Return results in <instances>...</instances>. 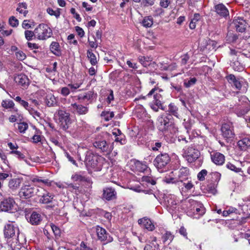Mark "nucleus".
I'll return each mask as SVG.
<instances>
[{
	"label": "nucleus",
	"instance_id": "nucleus-1",
	"mask_svg": "<svg viewBox=\"0 0 250 250\" xmlns=\"http://www.w3.org/2000/svg\"><path fill=\"white\" fill-rule=\"evenodd\" d=\"M104 161L103 157L89 151L86 153L84 162L88 170L98 171L102 169Z\"/></svg>",
	"mask_w": 250,
	"mask_h": 250
},
{
	"label": "nucleus",
	"instance_id": "nucleus-2",
	"mask_svg": "<svg viewBox=\"0 0 250 250\" xmlns=\"http://www.w3.org/2000/svg\"><path fill=\"white\" fill-rule=\"evenodd\" d=\"M157 127L162 132H166L173 128V122L170 115L165 114L158 118Z\"/></svg>",
	"mask_w": 250,
	"mask_h": 250
},
{
	"label": "nucleus",
	"instance_id": "nucleus-3",
	"mask_svg": "<svg viewBox=\"0 0 250 250\" xmlns=\"http://www.w3.org/2000/svg\"><path fill=\"white\" fill-rule=\"evenodd\" d=\"M35 34L38 39L44 40L51 36L52 32L47 24L42 23L35 28Z\"/></svg>",
	"mask_w": 250,
	"mask_h": 250
},
{
	"label": "nucleus",
	"instance_id": "nucleus-4",
	"mask_svg": "<svg viewBox=\"0 0 250 250\" xmlns=\"http://www.w3.org/2000/svg\"><path fill=\"white\" fill-rule=\"evenodd\" d=\"M182 155L188 162L192 163L199 158L200 152L194 146H190L183 148Z\"/></svg>",
	"mask_w": 250,
	"mask_h": 250
},
{
	"label": "nucleus",
	"instance_id": "nucleus-5",
	"mask_svg": "<svg viewBox=\"0 0 250 250\" xmlns=\"http://www.w3.org/2000/svg\"><path fill=\"white\" fill-rule=\"evenodd\" d=\"M93 146L102 152L107 153L111 152L113 149V146L107 143L103 138L102 135H98L95 138V141L93 143Z\"/></svg>",
	"mask_w": 250,
	"mask_h": 250
},
{
	"label": "nucleus",
	"instance_id": "nucleus-6",
	"mask_svg": "<svg viewBox=\"0 0 250 250\" xmlns=\"http://www.w3.org/2000/svg\"><path fill=\"white\" fill-rule=\"evenodd\" d=\"M170 158L167 153H161L157 155L153 161L154 166L159 171H162V169L165 168L170 162Z\"/></svg>",
	"mask_w": 250,
	"mask_h": 250
},
{
	"label": "nucleus",
	"instance_id": "nucleus-7",
	"mask_svg": "<svg viewBox=\"0 0 250 250\" xmlns=\"http://www.w3.org/2000/svg\"><path fill=\"white\" fill-rule=\"evenodd\" d=\"M17 205L13 198L4 199L0 203V211L13 212L17 210Z\"/></svg>",
	"mask_w": 250,
	"mask_h": 250
},
{
	"label": "nucleus",
	"instance_id": "nucleus-8",
	"mask_svg": "<svg viewBox=\"0 0 250 250\" xmlns=\"http://www.w3.org/2000/svg\"><path fill=\"white\" fill-rule=\"evenodd\" d=\"M56 114V116L58 117L61 127L66 130L68 128V125L70 123L69 114L64 110H58Z\"/></svg>",
	"mask_w": 250,
	"mask_h": 250
},
{
	"label": "nucleus",
	"instance_id": "nucleus-9",
	"mask_svg": "<svg viewBox=\"0 0 250 250\" xmlns=\"http://www.w3.org/2000/svg\"><path fill=\"white\" fill-rule=\"evenodd\" d=\"M39 189L29 185H25L21 188L19 194L21 198L28 199L36 193Z\"/></svg>",
	"mask_w": 250,
	"mask_h": 250
},
{
	"label": "nucleus",
	"instance_id": "nucleus-10",
	"mask_svg": "<svg viewBox=\"0 0 250 250\" xmlns=\"http://www.w3.org/2000/svg\"><path fill=\"white\" fill-rule=\"evenodd\" d=\"M36 194L40 197V203L44 204L52 203L54 197L53 194L48 192L43 188H39L36 192Z\"/></svg>",
	"mask_w": 250,
	"mask_h": 250
},
{
	"label": "nucleus",
	"instance_id": "nucleus-11",
	"mask_svg": "<svg viewBox=\"0 0 250 250\" xmlns=\"http://www.w3.org/2000/svg\"><path fill=\"white\" fill-rule=\"evenodd\" d=\"M175 172L178 186H180L182 182L190 179L189 170L187 167H182L178 170H175Z\"/></svg>",
	"mask_w": 250,
	"mask_h": 250
},
{
	"label": "nucleus",
	"instance_id": "nucleus-12",
	"mask_svg": "<svg viewBox=\"0 0 250 250\" xmlns=\"http://www.w3.org/2000/svg\"><path fill=\"white\" fill-rule=\"evenodd\" d=\"M19 234V229L15 226L13 224H7L5 226L4 229V234L5 238H16L18 237Z\"/></svg>",
	"mask_w": 250,
	"mask_h": 250
},
{
	"label": "nucleus",
	"instance_id": "nucleus-13",
	"mask_svg": "<svg viewBox=\"0 0 250 250\" xmlns=\"http://www.w3.org/2000/svg\"><path fill=\"white\" fill-rule=\"evenodd\" d=\"M95 230L98 239L102 241H104L105 244L111 242L113 241V238L104 228L97 226L95 228Z\"/></svg>",
	"mask_w": 250,
	"mask_h": 250
},
{
	"label": "nucleus",
	"instance_id": "nucleus-14",
	"mask_svg": "<svg viewBox=\"0 0 250 250\" xmlns=\"http://www.w3.org/2000/svg\"><path fill=\"white\" fill-rule=\"evenodd\" d=\"M232 24L237 31L241 33L245 32L248 24L244 18L241 17H235Z\"/></svg>",
	"mask_w": 250,
	"mask_h": 250
},
{
	"label": "nucleus",
	"instance_id": "nucleus-15",
	"mask_svg": "<svg viewBox=\"0 0 250 250\" xmlns=\"http://www.w3.org/2000/svg\"><path fill=\"white\" fill-rule=\"evenodd\" d=\"M131 165V169L134 172H145L148 173L150 172V169L147 165L139 161H134Z\"/></svg>",
	"mask_w": 250,
	"mask_h": 250
},
{
	"label": "nucleus",
	"instance_id": "nucleus-16",
	"mask_svg": "<svg viewBox=\"0 0 250 250\" xmlns=\"http://www.w3.org/2000/svg\"><path fill=\"white\" fill-rule=\"evenodd\" d=\"M211 161L217 166H222L225 161V156L217 151H212L210 154Z\"/></svg>",
	"mask_w": 250,
	"mask_h": 250
},
{
	"label": "nucleus",
	"instance_id": "nucleus-17",
	"mask_svg": "<svg viewBox=\"0 0 250 250\" xmlns=\"http://www.w3.org/2000/svg\"><path fill=\"white\" fill-rule=\"evenodd\" d=\"M222 134L227 139H230L234 137V133L233 126L230 124H224L221 127Z\"/></svg>",
	"mask_w": 250,
	"mask_h": 250
},
{
	"label": "nucleus",
	"instance_id": "nucleus-18",
	"mask_svg": "<svg viewBox=\"0 0 250 250\" xmlns=\"http://www.w3.org/2000/svg\"><path fill=\"white\" fill-rule=\"evenodd\" d=\"M214 11L220 17L227 19L229 17V13L228 9L223 3H219L214 7Z\"/></svg>",
	"mask_w": 250,
	"mask_h": 250
},
{
	"label": "nucleus",
	"instance_id": "nucleus-19",
	"mask_svg": "<svg viewBox=\"0 0 250 250\" xmlns=\"http://www.w3.org/2000/svg\"><path fill=\"white\" fill-rule=\"evenodd\" d=\"M166 202L167 209L172 215L177 212L179 209V208L177 205V202L174 197H172L171 196L169 199H167Z\"/></svg>",
	"mask_w": 250,
	"mask_h": 250
},
{
	"label": "nucleus",
	"instance_id": "nucleus-20",
	"mask_svg": "<svg viewBox=\"0 0 250 250\" xmlns=\"http://www.w3.org/2000/svg\"><path fill=\"white\" fill-rule=\"evenodd\" d=\"M71 107L73 112L78 115H85L89 110L88 106L76 103L72 104Z\"/></svg>",
	"mask_w": 250,
	"mask_h": 250
},
{
	"label": "nucleus",
	"instance_id": "nucleus-21",
	"mask_svg": "<svg viewBox=\"0 0 250 250\" xmlns=\"http://www.w3.org/2000/svg\"><path fill=\"white\" fill-rule=\"evenodd\" d=\"M138 222L142 227L149 231H153L155 229V226L151 220L146 217L139 219Z\"/></svg>",
	"mask_w": 250,
	"mask_h": 250
},
{
	"label": "nucleus",
	"instance_id": "nucleus-22",
	"mask_svg": "<svg viewBox=\"0 0 250 250\" xmlns=\"http://www.w3.org/2000/svg\"><path fill=\"white\" fill-rule=\"evenodd\" d=\"M71 179L75 182H86L88 184H91V179L84 175V172L80 171L73 174Z\"/></svg>",
	"mask_w": 250,
	"mask_h": 250
},
{
	"label": "nucleus",
	"instance_id": "nucleus-23",
	"mask_svg": "<svg viewBox=\"0 0 250 250\" xmlns=\"http://www.w3.org/2000/svg\"><path fill=\"white\" fill-rule=\"evenodd\" d=\"M192 204L196 206H194L193 208V213L194 215H198V216H195V218H199L200 216L203 215L205 213V208L203 205L195 201H193Z\"/></svg>",
	"mask_w": 250,
	"mask_h": 250
},
{
	"label": "nucleus",
	"instance_id": "nucleus-24",
	"mask_svg": "<svg viewBox=\"0 0 250 250\" xmlns=\"http://www.w3.org/2000/svg\"><path fill=\"white\" fill-rule=\"evenodd\" d=\"M22 182V178L17 177L11 179L8 182V187L11 190L16 191L19 188Z\"/></svg>",
	"mask_w": 250,
	"mask_h": 250
},
{
	"label": "nucleus",
	"instance_id": "nucleus-25",
	"mask_svg": "<svg viewBox=\"0 0 250 250\" xmlns=\"http://www.w3.org/2000/svg\"><path fill=\"white\" fill-rule=\"evenodd\" d=\"M103 196L104 199L110 201L116 198V192L113 188H106L103 190Z\"/></svg>",
	"mask_w": 250,
	"mask_h": 250
},
{
	"label": "nucleus",
	"instance_id": "nucleus-26",
	"mask_svg": "<svg viewBox=\"0 0 250 250\" xmlns=\"http://www.w3.org/2000/svg\"><path fill=\"white\" fill-rule=\"evenodd\" d=\"M26 216L28 221L33 225H39L42 220L41 215L35 211L33 212L30 216L28 217V215Z\"/></svg>",
	"mask_w": 250,
	"mask_h": 250
},
{
	"label": "nucleus",
	"instance_id": "nucleus-27",
	"mask_svg": "<svg viewBox=\"0 0 250 250\" xmlns=\"http://www.w3.org/2000/svg\"><path fill=\"white\" fill-rule=\"evenodd\" d=\"M134 113L139 119L144 121L146 119L147 113L146 110L142 105L139 104L136 106Z\"/></svg>",
	"mask_w": 250,
	"mask_h": 250
},
{
	"label": "nucleus",
	"instance_id": "nucleus-28",
	"mask_svg": "<svg viewBox=\"0 0 250 250\" xmlns=\"http://www.w3.org/2000/svg\"><path fill=\"white\" fill-rule=\"evenodd\" d=\"M163 181L167 184H172L178 185L175 170L167 173L163 179Z\"/></svg>",
	"mask_w": 250,
	"mask_h": 250
},
{
	"label": "nucleus",
	"instance_id": "nucleus-29",
	"mask_svg": "<svg viewBox=\"0 0 250 250\" xmlns=\"http://www.w3.org/2000/svg\"><path fill=\"white\" fill-rule=\"evenodd\" d=\"M14 81L16 83L24 87L29 84V80L27 77L23 74H20L16 76L14 78Z\"/></svg>",
	"mask_w": 250,
	"mask_h": 250
},
{
	"label": "nucleus",
	"instance_id": "nucleus-30",
	"mask_svg": "<svg viewBox=\"0 0 250 250\" xmlns=\"http://www.w3.org/2000/svg\"><path fill=\"white\" fill-rule=\"evenodd\" d=\"M227 79L230 83L233 84L237 89H241L243 82L239 79H236L234 75L230 74L227 77Z\"/></svg>",
	"mask_w": 250,
	"mask_h": 250
},
{
	"label": "nucleus",
	"instance_id": "nucleus-31",
	"mask_svg": "<svg viewBox=\"0 0 250 250\" xmlns=\"http://www.w3.org/2000/svg\"><path fill=\"white\" fill-rule=\"evenodd\" d=\"M96 94L93 91H89L83 94H80L78 96V99L80 101H91L96 97Z\"/></svg>",
	"mask_w": 250,
	"mask_h": 250
},
{
	"label": "nucleus",
	"instance_id": "nucleus-32",
	"mask_svg": "<svg viewBox=\"0 0 250 250\" xmlns=\"http://www.w3.org/2000/svg\"><path fill=\"white\" fill-rule=\"evenodd\" d=\"M144 250H160L156 237H153L151 241H149L145 246Z\"/></svg>",
	"mask_w": 250,
	"mask_h": 250
},
{
	"label": "nucleus",
	"instance_id": "nucleus-33",
	"mask_svg": "<svg viewBox=\"0 0 250 250\" xmlns=\"http://www.w3.org/2000/svg\"><path fill=\"white\" fill-rule=\"evenodd\" d=\"M155 91V88L152 89L150 92L147 94L146 96L149 97L150 96H151L153 95V99L154 100L153 101L154 104L158 106V107H160L162 106L161 104V99H162L161 95L160 94L156 93L154 94Z\"/></svg>",
	"mask_w": 250,
	"mask_h": 250
},
{
	"label": "nucleus",
	"instance_id": "nucleus-34",
	"mask_svg": "<svg viewBox=\"0 0 250 250\" xmlns=\"http://www.w3.org/2000/svg\"><path fill=\"white\" fill-rule=\"evenodd\" d=\"M238 146L242 150H245L250 146V136L245 137L238 142Z\"/></svg>",
	"mask_w": 250,
	"mask_h": 250
},
{
	"label": "nucleus",
	"instance_id": "nucleus-35",
	"mask_svg": "<svg viewBox=\"0 0 250 250\" xmlns=\"http://www.w3.org/2000/svg\"><path fill=\"white\" fill-rule=\"evenodd\" d=\"M45 103L49 107L54 106L57 105L58 101L53 94L48 93L45 98Z\"/></svg>",
	"mask_w": 250,
	"mask_h": 250
},
{
	"label": "nucleus",
	"instance_id": "nucleus-36",
	"mask_svg": "<svg viewBox=\"0 0 250 250\" xmlns=\"http://www.w3.org/2000/svg\"><path fill=\"white\" fill-rule=\"evenodd\" d=\"M50 49L52 53L57 56L61 55L60 44L58 42H53L50 45Z\"/></svg>",
	"mask_w": 250,
	"mask_h": 250
},
{
	"label": "nucleus",
	"instance_id": "nucleus-37",
	"mask_svg": "<svg viewBox=\"0 0 250 250\" xmlns=\"http://www.w3.org/2000/svg\"><path fill=\"white\" fill-rule=\"evenodd\" d=\"M183 186L182 189L184 191L189 192L194 188V186L191 182V178L186 182H182V183H180Z\"/></svg>",
	"mask_w": 250,
	"mask_h": 250
},
{
	"label": "nucleus",
	"instance_id": "nucleus-38",
	"mask_svg": "<svg viewBox=\"0 0 250 250\" xmlns=\"http://www.w3.org/2000/svg\"><path fill=\"white\" fill-rule=\"evenodd\" d=\"M239 214V212L237 209L235 208L229 207L227 208L223 211V216L226 217L229 215L233 216L234 214Z\"/></svg>",
	"mask_w": 250,
	"mask_h": 250
},
{
	"label": "nucleus",
	"instance_id": "nucleus-39",
	"mask_svg": "<svg viewBox=\"0 0 250 250\" xmlns=\"http://www.w3.org/2000/svg\"><path fill=\"white\" fill-rule=\"evenodd\" d=\"M27 8V4L26 2H21L18 4L16 10L20 14H23L24 17H25L28 13Z\"/></svg>",
	"mask_w": 250,
	"mask_h": 250
},
{
	"label": "nucleus",
	"instance_id": "nucleus-40",
	"mask_svg": "<svg viewBox=\"0 0 250 250\" xmlns=\"http://www.w3.org/2000/svg\"><path fill=\"white\" fill-rule=\"evenodd\" d=\"M141 24L146 28L151 27L153 24V19L151 16L145 17L141 22Z\"/></svg>",
	"mask_w": 250,
	"mask_h": 250
},
{
	"label": "nucleus",
	"instance_id": "nucleus-41",
	"mask_svg": "<svg viewBox=\"0 0 250 250\" xmlns=\"http://www.w3.org/2000/svg\"><path fill=\"white\" fill-rule=\"evenodd\" d=\"M178 108L173 103H170L168 105V111L170 114V115H173L175 117L179 118V114L178 113Z\"/></svg>",
	"mask_w": 250,
	"mask_h": 250
},
{
	"label": "nucleus",
	"instance_id": "nucleus-42",
	"mask_svg": "<svg viewBox=\"0 0 250 250\" xmlns=\"http://www.w3.org/2000/svg\"><path fill=\"white\" fill-rule=\"evenodd\" d=\"M87 57L89 60L90 63L92 65H96L98 62V60L96 57V55L92 52L91 50H87Z\"/></svg>",
	"mask_w": 250,
	"mask_h": 250
},
{
	"label": "nucleus",
	"instance_id": "nucleus-43",
	"mask_svg": "<svg viewBox=\"0 0 250 250\" xmlns=\"http://www.w3.org/2000/svg\"><path fill=\"white\" fill-rule=\"evenodd\" d=\"M193 143L199 148L203 147L206 145V139L204 136L198 135L195 140L193 141Z\"/></svg>",
	"mask_w": 250,
	"mask_h": 250
},
{
	"label": "nucleus",
	"instance_id": "nucleus-44",
	"mask_svg": "<svg viewBox=\"0 0 250 250\" xmlns=\"http://www.w3.org/2000/svg\"><path fill=\"white\" fill-rule=\"evenodd\" d=\"M174 236L169 231H166L162 236V239L163 243L169 244L173 239Z\"/></svg>",
	"mask_w": 250,
	"mask_h": 250
},
{
	"label": "nucleus",
	"instance_id": "nucleus-45",
	"mask_svg": "<svg viewBox=\"0 0 250 250\" xmlns=\"http://www.w3.org/2000/svg\"><path fill=\"white\" fill-rule=\"evenodd\" d=\"M185 127L187 129V132L188 135V140L190 142H193L194 140H195V138H197L199 134L195 130H189V126H185Z\"/></svg>",
	"mask_w": 250,
	"mask_h": 250
},
{
	"label": "nucleus",
	"instance_id": "nucleus-46",
	"mask_svg": "<svg viewBox=\"0 0 250 250\" xmlns=\"http://www.w3.org/2000/svg\"><path fill=\"white\" fill-rule=\"evenodd\" d=\"M1 105L2 107L5 109L15 108L14 106L15 105L13 101L10 100H3L1 103Z\"/></svg>",
	"mask_w": 250,
	"mask_h": 250
},
{
	"label": "nucleus",
	"instance_id": "nucleus-47",
	"mask_svg": "<svg viewBox=\"0 0 250 250\" xmlns=\"http://www.w3.org/2000/svg\"><path fill=\"white\" fill-rule=\"evenodd\" d=\"M83 83V81L81 80L76 83L72 82L70 83H69L68 84V87L71 89L72 92H74L77 89L79 88L82 85Z\"/></svg>",
	"mask_w": 250,
	"mask_h": 250
},
{
	"label": "nucleus",
	"instance_id": "nucleus-48",
	"mask_svg": "<svg viewBox=\"0 0 250 250\" xmlns=\"http://www.w3.org/2000/svg\"><path fill=\"white\" fill-rule=\"evenodd\" d=\"M142 181L143 182H146L147 183L150 184L152 185L156 184V179L152 176H143L142 177Z\"/></svg>",
	"mask_w": 250,
	"mask_h": 250
},
{
	"label": "nucleus",
	"instance_id": "nucleus-49",
	"mask_svg": "<svg viewBox=\"0 0 250 250\" xmlns=\"http://www.w3.org/2000/svg\"><path fill=\"white\" fill-rule=\"evenodd\" d=\"M14 110L16 112V114L15 115H11L8 118L9 121L11 123L16 122L21 117L22 118L21 114L18 112L17 108H14Z\"/></svg>",
	"mask_w": 250,
	"mask_h": 250
},
{
	"label": "nucleus",
	"instance_id": "nucleus-50",
	"mask_svg": "<svg viewBox=\"0 0 250 250\" xmlns=\"http://www.w3.org/2000/svg\"><path fill=\"white\" fill-rule=\"evenodd\" d=\"M15 100L18 102L21 106H22L25 109L27 110L30 106L27 102L21 99L20 96H17L15 98Z\"/></svg>",
	"mask_w": 250,
	"mask_h": 250
},
{
	"label": "nucleus",
	"instance_id": "nucleus-51",
	"mask_svg": "<svg viewBox=\"0 0 250 250\" xmlns=\"http://www.w3.org/2000/svg\"><path fill=\"white\" fill-rule=\"evenodd\" d=\"M101 116H103L105 121H109L114 116V112L112 111H103L101 113Z\"/></svg>",
	"mask_w": 250,
	"mask_h": 250
},
{
	"label": "nucleus",
	"instance_id": "nucleus-52",
	"mask_svg": "<svg viewBox=\"0 0 250 250\" xmlns=\"http://www.w3.org/2000/svg\"><path fill=\"white\" fill-rule=\"evenodd\" d=\"M9 154L14 155L16 158H17L20 160H23L25 158L24 155L23 153H22L21 151L17 150V149L13 151H10L9 152Z\"/></svg>",
	"mask_w": 250,
	"mask_h": 250
},
{
	"label": "nucleus",
	"instance_id": "nucleus-53",
	"mask_svg": "<svg viewBox=\"0 0 250 250\" xmlns=\"http://www.w3.org/2000/svg\"><path fill=\"white\" fill-rule=\"evenodd\" d=\"M46 11L49 15L50 16H54L57 19L59 18L60 16L61 13L59 9L54 10L51 8H48Z\"/></svg>",
	"mask_w": 250,
	"mask_h": 250
},
{
	"label": "nucleus",
	"instance_id": "nucleus-54",
	"mask_svg": "<svg viewBox=\"0 0 250 250\" xmlns=\"http://www.w3.org/2000/svg\"><path fill=\"white\" fill-rule=\"evenodd\" d=\"M28 128V125L25 122H21L18 124V128L19 132L21 133H25V131Z\"/></svg>",
	"mask_w": 250,
	"mask_h": 250
},
{
	"label": "nucleus",
	"instance_id": "nucleus-55",
	"mask_svg": "<svg viewBox=\"0 0 250 250\" xmlns=\"http://www.w3.org/2000/svg\"><path fill=\"white\" fill-rule=\"evenodd\" d=\"M139 61L144 67H147L148 65H149V62L151 60H150L149 58H147L144 56H140L139 57Z\"/></svg>",
	"mask_w": 250,
	"mask_h": 250
},
{
	"label": "nucleus",
	"instance_id": "nucleus-56",
	"mask_svg": "<svg viewBox=\"0 0 250 250\" xmlns=\"http://www.w3.org/2000/svg\"><path fill=\"white\" fill-rule=\"evenodd\" d=\"M197 80L195 78H191L189 80H186L184 81V84L185 86L187 88L190 87V86L193 85L195 84Z\"/></svg>",
	"mask_w": 250,
	"mask_h": 250
},
{
	"label": "nucleus",
	"instance_id": "nucleus-57",
	"mask_svg": "<svg viewBox=\"0 0 250 250\" xmlns=\"http://www.w3.org/2000/svg\"><path fill=\"white\" fill-rule=\"evenodd\" d=\"M66 188L68 190L71 192H74L76 194H77V191H79V187L77 186L76 185H74L73 184H69L67 185Z\"/></svg>",
	"mask_w": 250,
	"mask_h": 250
},
{
	"label": "nucleus",
	"instance_id": "nucleus-58",
	"mask_svg": "<svg viewBox=\"0 0 250 250\" xmlns=\"http://www.w3.org/2000/svg\"><path fill=\"white\" fill-rule=\"evenodd\" d=\"M24 35L25 37L27 40H31L34 36L36 37L35 29H34V31L25 30L24 32Z\"/></svg>",
	"mask_w": 250,
	"mask_h": 250
},
{
	"label": "nucleus",
	"instance_id": "nucleus-59",
	"mask_svg": "<svg viewBox=\"0 0 250 250\" xmlns=\"http://www.w3.org/2000/svg\"><path fill=\"white\" fill-rule=\"evenodd\" d=\"M29 114L31 115L34 118L38 117L40 118L41 114L37 110L33 109L32 107L30 106L27 110Z\"/></svg>",
	"mask_w": 250,
	"mask_h": 250
},
{
	"label": "nucleus",
	"instance_id": "nucleus-60",
	"mask_svg": "<svg viewBox=\"0 0 250 250\" xmlns=\"http://www.w3.org/2000/svg\"><path fill=\"white\" fill-rule=\"evenodd\" d=\"M208 173L206 169H202L197 174V178L200 181H203L205 179V176H207Z\"/></svg>",
	"mask_w": 250,
	"mask_h": 250
},
{
	"label": "nucleus",
	"instance_id": "nucleus-61",
	"mask_svg": "<svg viewBox=\"0 0 250 250\" xmlns=\"http://www.w3.org/2000/svg\"><path fill=\"white\" fill-rule=\"evenodd\" d=\"M15 55L17 59L19 61H23L26 57L25 54L21 50L17 51L16 52Z\"/></svg>",
	"mask_w": 250,
	"mask_h": 250
},
{
	"label": "nucleus",
	"instance_id": "nucleus-62",
	"mask_svg": "<svg viewBox=\"0 0 250 250\" xmlns=\"http://www.w3.org/2000/svg\"><path fill=\"white\" fill-rule=\"evenodd\" d=\"M9 24L12 27H17L19 25V21L15 17L12 16L9 19Z\"/></svg>",
	"mask_w": 250,
	"mask_h": 250
},
{
	"label": "nucleus",
	"instance_id": "nucleus-63",
	"mask_svg": "<svg viewBox=\"0 0 250 250\" xmlns=\"http://www.w3.org/2000/svg\"><path fill=\"white\" fill-rule=\"evenodd\" d=\"M226 167L228 169H229L232 171H235L236 172H238L240 171L241 170V169L240 168L236 167L235 166H234V165L230 163H228L226 165Z\"/></svg>",
	"mask_w": 250,
	"mask_h": 250
},
{
	"label": "nucleus",
	"instance_id": "nucleus-64",
	"mask_svg": "<svg viewBox=\"0 0 250 250\" xmlns=\"http://www.w3.org/2000/svg\"><path fill=\"white\" fill-rule=\"evenodd\" d=\"M64 155L69 162H70L74 165L77 166V163H76V161L68 152L65 151Z\"/></svg>",
	"mask_w": 250,
	"mask_h": 250
}]
</instances>
